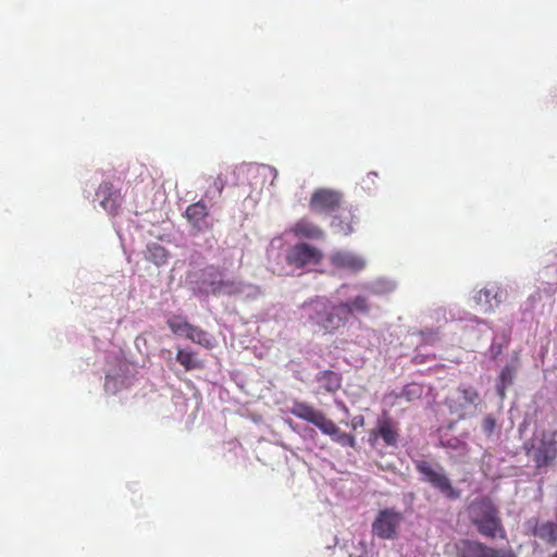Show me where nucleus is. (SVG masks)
Instances as JSON below:
<instances>
[{"instance_id": "f257e3e1", "label": "nucleus", "mask_w": 557, "mask_h": 557, "mask_svg": "<svg viewBox=\"0 0 557 557\" xmlns=\"http://www.w3.org/2000/svg\"><path fill=\"white\" fill-rule=\"evenodd\" d=\"M299 319L313 333L322 334H333L345 323L338 305L324 297L305 301L299 308Z\"/></svg>"}, {"instance_id": "f03ea898", "label": "nucleus", "mask_w": 557, "mask_h": 557, "mask_svg": "<svg viewBox=\"0 0 557 557\" xmlns=\"http://www.w3.org/2000/svg\"><path fill=\"white\" fill-rule=\"evenodd\" d=\"M290 413L301 420L312 423L323 434L329 435L334 442L342 446L354 447L356 444L354 436L342 432L339 428L332 420L327 419L322 411L317 410L306 403H294L290 408Z\"/></svg>"}, {"instance_id": "7ed1b4c3", "label": "nucleus", "mask_w": 557, "mask_h": 557, "mask_svg": "<svg viewBox=\"0 0 557 557\" xmlns=\"http://www.w3.org/2000/svg\"><path fill=\"white\" fill-rule=\"evenodd\" d=\"M198 288L203 294L213 295L240 294L246 297H256L260 293L255 285L225 278L214 267H208L203 270Z\"/></svg>"}, {"instance_id": "20e7f679", "label": "nucleus", "mask_w": 557, "mask_h": 557, "mask_svg": "<svg viewBox=\"0 0 557 557\" xmlns=\"http://www.w3.org/2000/svg\"><path fill=\"white\" fill-rule=\"evenodd\" d=\"M469 517L480 534L486 537H505L498 512L488 498L473 500L469 506Z\"/></svg>"}, {"instance_id": "39448f33", "label": "nucleus", "mask_w": 557, "mask_h": 557, "mask_svg": "<svg viewBox=\"0 0 557 557\" xmlns=\"http://www.w3.org/2000/svg\"><path fill=\"white\" fill-rule=\"evenodd\" d=\"M403 521L400 512L394 509L380 510L372 522V533L381 540H394Z\"/></svg>"}, {"instance_id": "423d86ee", "label": "nucleus", "mask_w": 557, "mask_h": 557, "mask_svg": "<svg viewBox=\"0 0 557 557\" xmlns=\"http://www.w3.org/2000/svg\"><path fill=\"white\" fill-rule=\"evenodd\" d=\"M528 454L534 459L537 467L547 466L557 455V447L552 433L535 434Z\"/></svg>"}, {"instance_id": "0eeeda50", "label": "nucleus", "mask_w": 557, "mask_h": 557, "mask_svg": "<svg viewBox=\"0 0 557 557\" xmlns=\"http://www.w3.org/2000/svg\"><path fill=\"white\" fill-rule=\"evenodd\" d=\"M420 474L423 476V480L432 484L435 488H437L441 493L451 499H456L459 497V492H457L447 478L444 470L440 467H432L428 462H419L417 466Z\"/></svg>"}, {"instance_id": "6e6552de", "label": "nucleus", "mask_w": 557, "mask_h": 557, "mask_svg": "<svg viewBox=\"0 0 557 557\" xmlns=\"http://www.w3.org/2000/svg\"><path fill=\"white\" fill-rule=\"evenodd\" d=\"M169 326L178 336H185L191 342L203 346L205 348H212L215 341L205 331L187 323L182 318H173L169 320Z\"/></svg>"}, {"instance_id": "1a4fd4ad", "label": "nucleus", "mask_w": 557, "mask_h": 557, "mask_svg": "<svg viewBox=\"0 0 557 557\" xmlns=\"http://www.w3.org/2000/svg\"><path fill=\"white\" fill-rule=\"evenodd\" d=\"M459 557H517L509 548L495 549L483 543L463 540L457 544Z\"/></svg>"}, {"instance_id": "9d476101", "label": "nucleus", "mask_w": 557, "mask_h": 557, "mask_svg": "<svg viewBox=\"0 0 557 557\" xmlns=\"http://www.w3.org/2000/svg\"><path fill=\"white\" fill-rule=\"evenodd\" d=\"M478 398V393L472 387L459 388L448 398V406L451 412L463 418L475 411Z\"/></svg>"}, {"instance_id": "9b49d317", "label": "nucleus", "mask_w": 557, "mask_h": 557, "mask_svg": "<svg viewBox=\"0 0 557 557\" xmlns=\"http://www.w3.org/2000/svg\"><path fill=\"white\" fill-rule=\"evenodd\" d=\"M507 297V292L496 283H488L475 292L472 299L483 311H494Z\"/></svg>"}, {"instance_id": "f8f14e48", "label": "nucleus", "mask_w": 557, "mask_h": 557, "mask_svg": "<svg viewBox=\"0 0 557 557\" xmlns=\"http://www.w3.org/2000/svg\"><path fill=\"white\" fill-rule=\"evenodd\" d=\"M321 259L322 252L315 247L305 243L293 246L286 255L287 262L297 268L315 265Z\"/></svg>"}, {"instance_id": "ddd939ff", "label": "nucleus", "mask_w": 557, "mask_h": 557, "mask_svg": "<svg viewBox=\"0 0 557 557\" xmlns=\"http://www.w3.org/2000/svg\"><path fill=\"white\" fill-rule=\"evenodd\" d=\"M135 368L127 362H120L119 368L111 370L106 377L104 389L107 393L116 394L132 384Z\"/></svg>"}, {"instance_id": "4468645a", "label": "nucleus", "mask_w": 557, "mask_h": 557, "mask_svg": "<svg viewBox=\"0 0 557 557\" xmlns=\"http://www.w3.org/2000/svg\"><path fill=\"white\" fill-rule=\"evenodd\" d=\"M341 199L337 190L319 188L312 194L309 207L313 212H329L339 206Z\"/></svg>"}, {"instance_id": "2eb2a0df", "label": "nucleus", "mask_w": 557, "mask_h": 557, "mask_svg": "<svg viewBox=\"0 0 557 557\" xmlns=\"http://www.w3.org/2000/svg\"><path fill=\"white\" fill-rule=\"evenodd\" d=\"M330 260L335 269L351 273L361 271L364 269L367 263L364 258L347 250H338L333 252L330 257Z\"/></svg>"}, {"instance_id": "dca6fc26", "label": "nucleus", "mask_w": 557, "mask_h": 557, "mask_svg": "<svg viewBox=\"0 0 557 557\" xmlns=\"http://www.w3.org/2000/svg\"><path fill=\"white\" fill-rule=\"evenodd\" d=\"M185 216L197 232H203L210 227L207 207L200 201L190 205L185 211Z\"/></svg>"}, {"instance_id": "f3484780", "label": "nucleus", "mask_w": 557, "mask_h": 557, "mask_svg": "<svg viewBox=\"0 0 557 557\" xmlns=\"http://www.w3.org/2000/svg\"><path fill=\"white\" fill-rule=\"evenodd\" d=\"M359 222V218L351 209H342L334 215L331 226L332 228L343 235H348L354 232V225Z\"/></svg>"}, {"instance_id": "a211bd4d", "label": "nucleus", "mask_w": 557, "mask_h": 557, "mask_svg": "<svg viewBox=\"0 0 557 557\" xmlns=\"http://www.w3.org/2000/svg\"><path fill=\"white\" fill-rule=\"evenodd\" d=\"M96 197L100 206L109 213H113L120 206V194L110 183H102L96 193Z\"/></svg>"}, {"instance_id": "6ab92c4d", "label": "nucleus", "mask_w": 557, "mask_h": 557, "mask_svg": "<svg viewBox=\"0 0 557 557\" xmlns=\"http://www.w3.org/2000/svg\"><path fill=\"white\" fill-rule=\"evenodd\" d=\"M290 232L299 238L312 240L321 239L324 237V232L308 219H300L297 221L290 228Z\"/></svg>"}, {"instance_id": "aec40b11", "label": "nucleus", "mask_w": 557, "mask_h": 557, "mask_svg": "<svg viewBox=\"0 0 557 557\" xmlns=\"http://www.w3.org/2000/svg\"><path fill=\"white\" fill-rule=\"evenodd\" d=\"M518 368L519 361L517 356H515L500 371L498 381L496 383V391L502 399L505 397L506 388L512 384Z\"/></svg>"}, {"instance_id": "412c9836", "label": "nucleus", "mask_w": 557, "mask_h": 557, "mask_svg": "<svg viewBox=\"0 0 557 557\" xmlns=\"http://www.w3.org/2000/svg\"><path fill=\"white\" fill-rule=\"evenodd\" d=\"M338 307L341 314L345 318L350 313H367L370 310L368 299L364 296H357L352 300L342 301L338 304Z\"/></svg>"}, {"instance_id": "4be33fe9", "label": "nucleus", "mask_w": 557, "mask_h": 557, "mask_svg": "<svg viewBox=\"0 0 557 557\" xmlns=\"http://www.w3.org/2000/svg\"><path fill=\"white\" fill-rule=\"evenodd\" d=\"M396 282L391 278L377 277L367 283L364 285V288L373 295L381 296L394 292L396 289Z\"/></svg>"}, {"instance_id": "5701e85b", "label": "nucleus", "mask_w": 557, "mask_h": 557, "mask_svg": "<svg viewBox=\"0 0 557 557\" xmlns=\"http://www.w3.org/2000/svg\"><path fill=\"white\" fill-rule=\"evenodd\" d=\"M317 382L325 392L333 393L341 387V377L333 371H323L317 375Z\"/></svg>"}, {"instance_id": "b1692460", "label": "nucleus", "mask_w": 557, "mask_h": 557, "mask_svg": "<svg viewBox=\"0 0 557 557\" xmlns=\"http://www.w3.org/2000/svg\"><path fill=\"white\" fill-rule=\"evenodd\" d=\"M176 360L185 368L186 371L200 369L202 367L201 361L188 350L178 349Z\"/></svg>"}, {"instance_id": "393cba45", "label": "nucleus", "mask_w": 557, "mask_h": 557, "mask_svg": "<svg viewBox=\"0 0 557 557\" xmlns=\"http://www.w3.org/2000/svg\"><path fill=\"white\" fill-rule=\"evenodd\" d=\"M146 258L159 267L166 262L168 253L162 246L151 244L147 247Z\"/></svg>"}, {"instance_id": "a878e982", "label": "nucleus", "mask_w": 557, "mask_h": 557, "mask_svg": "<svg viewBox=\"0 0 557 557\" xmlns=\"http://www.w3.org/2000/svg\"><path fill=\"white\" fill-rule=\"evenodd\" d=\"M377 434L383 438L386 445H395L397 442V433L393 430L389 423L383 422L380 424Z\"/></svg>"}, {"instance_id": "bb28decb", "label": "nucleus", "mask_w": 557, "mask_h": 557, "mask_svg": "<svg viewBox=\"0 0 557 557\" xmlns=\"http://www.w3.org/2000/svg\"><path fill=\"white\" fill-rule=\"evenodd\" d=\"M536 535L545 539L547 541H556L557 540V527L553 523H544L540 525L536 531Z\"/></svg>"}, {"instance_id": "cd10ccee", "label": "nucleus", "mask_w": 557, "mask_h": 557, "mask_svg": "<svg viewBox=\"0 0 557 557\" xmlns=\"http://www.w3.org/2000/svg\"><path fill=\"white\" fill-rule=\"evenodd\" d=\"M253 170L256 171V173L259 176H261L263 178H271V183H270L271 185L274 184V181L277 177L276 169H274L273 166L267 165V164L257 165L253 168Z\"/></svg>"}, {"instance_id": "c85d7f7f", "label": "nucleus", "mask_w": 557, "mask_h": 557, "mask_svg": "<svg viewBox=\"0 0 557 557\" xmlns=\"http://www.w3.org/2000/svg\"><path fill=\"white\" fill-rule=\"evenodd\" d=\"M225 182L221 176L214 178L212 185L207 190V197L215 198L221 195L224 188Z\"/></svg>"}, {"instance_id": "c756f323", "label": "nucleus", "mask_w": 557, "mask_h": 557, "mask_svg": "<svg viewBox=\"0 0 557 557\" xmlns=\"http://www.w3.org/2000/svg\"><path fill=\"white\" fill-rule=\"evenodd\" d=\"M376 177L377 174L375 172L368 173V175L362 180V188L370 191L375 185Z\"/></svg>"}, {"instance_id": "7c9ffc66", "label": "nucleus", "mask_w": 557, "mask_h": 557, "mask_svg": "<svg viewBox=\"0 0 557 557\" xmlns=\"http://www.w3.org/2000/svg\"><path fill=\"white\" fill-rule=\"evenodd\" d=\"M482 428L486 434H491L495 428V420L492 417H486L483 420Z\"/></svg>"}, {"instance_id": "2f4dec72", "label": "nucleus", "mask_w": 557, "mask_h": 557, "mask_svg": "<svg viewBox=\"0 0 557 557\" xmlns=\"http://www.w3.org/2000/svg\"><path fill=\"white\" fill-rule=\"evenodd\" d=\"M419 387L417 385H410L407 387V393H413L416 394L418 392Z\"/></svg>"}, {"instance_id": "473e14b6", "label": "nucleus", "mask_w": 557, "mask_h": 557, "mask_svg": "<svg viewBox=\"0 0 557 557\" xmlns=\"http://www.w3.org/2000/svg\"><path fill=\"white\" fill-rule=\"evenodd\" d=\"M281 243H282L281 238L273 239V240L271 242V247H272V248H273V247H275V245H276V244H278V246H280V245H281Z\"/></svg>"}, {"instance_id": "72a5a7b5", "label": "nucleus", "mask_w": 557, "mask_h": 557, "mask_svg": "<svg viewBox=\"0 0 557 557\" xmlns=\"http://www.w3.org/2000/svg\"><path fill=\"white\" fill-rule=\"evenodd\" d=\"M553 557H557V552L553 555Z\"/></svg>"}]
</instances>
